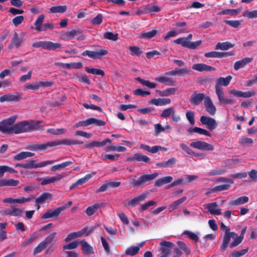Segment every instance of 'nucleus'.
I'll list each match as a JSON object with an SVG mask.
<instances>
[{"instance_id": "1", "label": "nucleus", "mask_w": 257, "mask_h": 257, "mask_svg": "<svg viewBox=\"0 0 257 257\" xmlns=\"http://www.w3.org/2000/svg\"><path fill=\"white\" fill-rule=\"evenodd\" d=\"M35 130L36 125L27 120L20 121L13 125V132L15 134L30 132Z\"/></svg>"}, {"instance_id": "2", "label": "nucleus", "mask_w": 257, "mask_h": 257, "mask_svg": "<svg viewBox=\"0 0 257 257\" xmlns=\"http://www.w3.org/2000/svg\"><path fill=\"white\" fill-rule=\"evenodd\" d=\"M16 120V118L12 117L4 119L0 122V132L3 134H13V124Z\"/></svg>"}, {"instance_id": "3", "label": "nucleus", "mask_w": 257, "mask_h": 257, "mask_svg": "<svg viewBox=\"0 0 257 257\" xmlns=\"http://www.w3.org/2000/svg\"><path fill=\"white\" fill-rule=\"evenodd\" d=\"M159 176L157 172L151 174H144L140 176L138 179H133L131 183L134 187H139L144 185L146 182L154 180Z\"/></svg>"}, {"instance_id": "4", "label": "nucleus", "mask_w": 257, "mask_h": 257, "mask_svg": "<svg viewBox=\"0 0 257 257\" xmlns=\"http://www.w3.org/2000/svg\"><path fill=\"white\" fill-rule=\"evenodd\" d=\"M57 146V141L48 142L44 144L35 143L28 145L25 149L31 151H42L45 150L48 147Z\"/></svg>"}, {"instance_id": "5", "label": "nucleus", "mask_w": 257, "mask_h": 257, "mask_svg": "<svg viewBox=\"0 0 257 257\" xmlns=\"http://www.w3.org/2000/svg\"><path fill=\"white\" fill-rule=\"evenodd\" d=\"M236 235L234 232H230V229H226L225 231L224 235L223 237L222 242L220 245V250L221 252H224L228 246H229L231 238L234 237Z\"/></svg>"}, {"instance_id": "6", "label": "nucleus", "mask_w": 257, "mask_h": 257, "mask_svg": "<svg viewBox=\"0 0 257 257\" xmlns=\"http://www.w3.org/2000/svg\"><path fill=\"white\" fill-rule=\"evenodd\" d=\"M55 160H48L36 163V160H30L25 163V169H36L44 167L47 165L55 163Z\"/></svg>"}, {"instance_id": "7", "label": "nucleus", "mask_w": 257, "mask_h": 257, "mask_svg": "<svg viewBox=\"0 0 257 257\" xmlns=\"http://www.w3.org/2000/svg\"><path fill=\"white\" fill-rule=\"evenodd\" d=\"M108 51L106 49H100L96 51L86 50L82 53L83 56H88L92 59H100L102 57L107 55Z\"/></svg>"}, {"instance_id": "8", "label": "nucleus", "mask_w": 257, "mask_h": 257, "mask_svg": "<svg viewBox=\"0 0 257 257\" xmlns=\"http://www.w3.org/2000/svg\"><path fill=\"white\" fill-rule=\"evenodd\" d=\"M201 123L206 127L210 130H215L217 126V123L213 118L208 117L205 115H202L200 117Z\"/></svg>"}, {"instance_id": "9", "label": "nucleus", "mask_w": 257, "mask_h": 257, "mask_svg": "<svg viewBox=\"0 0 257 257\" xmlns=\"http://www.w3.org/2000/svg\"><path fill=\"white\" fill-rule=\"evenodd\" d=\"M190 147L202 151H212L213 146L205 142L197 141L193 142L190 144Z\"/></svg>"}, {"instance_id": "10", "label": "nucleus", "mask_w": 257, "mask_h": 257, "mask_svg": "<svg viewBox=\"0 0 257 257\" xmlns=\"http://www.w3.org/2000/svg\"><path fill=\"white\" fill-rule=\"evenodd\" d=\"M66 205H64L57 208L54 210L48 209L46 212L41 216L42 219H48L52 217H58L61 212L66 208Z\"/></svg>"}, {"instance_id": "11", "label": "nucleus", "mask_w": 257, "mask_h": 257, "mask_svg": "<svg viewBox=\"0 0 257 257\" xmlns=\"http://www.w3.org/2000/svg\"><path fill=\"white\" fill-rule=\"evenodd\" d=\"M147 197V194L143 193L135 198L126 199L124 203L126 206L133 207L138 205L140 202L144 201Z\"/></svg>"}, {"instance_id": "12", "label": "nucleus", "mask_w": 257, "mask_h": 257, "mask_svg": "<svg viewBox=\"0 0 257 257\" xmlns=\"http://www.w3.org/2000/svg\"><path fill=\"white\" fill-rule=\"evenodd\" d=\"M22 98V94L19 92H16L14 94L8 93L0 97V102L5 101L18 102Z\"/></svg>"}, {"instance_id": "13", "label": "nucleus", "mask_w": 257, "mask_h": 257, "mask_svg": "<svg viewBox=\"0 0 257 257\" xmlns=\"http://www.w3.org/2000/svg\"><path fill=\"white\" fill-rule=\"evenodd\" d=\"M65 176L66 175L65 174H60L56 176L48 177L46 178H37V180L41 181V185H46L59 181Z\"/></svg>"}, {"instance_id": "14", "label": "nucleus", "mask_w": 257, "mask_h": 257, "mask_svg": "<svg viewBox=\"0 0 257 257\" xmlns=\"http://www.w3.org/2000/svg\"><path fill=\"white\" fill-rule=\"evenodd\" d=\"M24 39L23 38H20L19 37L18 34L15 32L14 34V36L11 41V43L8 46V49H18L20 47Z\"/></svg>"}, {"instance_id": "15", "label": "nucleus", "mask_w": 257, "mask_h": 257, "mask_svg": "<svg viewBox=\"0 0 257 257\" xmlns=\"http://www.w3.org/2000/svg\"><path fill=\"white\" fill-rule=\"evenodd\" d=\"M204 104L207 112L211 115H214L216 112V107L209 96H206Z\"/></svg>"}, {"instance_id": "16", "label": "nucleus", "mask_w": 257, "mask_h": 257, "mask_svg": "<svg viewBox=\"0 0 257 257\" xmlns=\"http://www.w3.org/2000/svg\"><path fill=\"white\" fill-rule=\"evenodd\" d=\"M218 204L216 202H212L204 204L203 207L205 209H207L208 212L212 215H220L221 214V210L216 208Z\"/></svg>"}, {"instance_id": "17", "label": "nucleus", "mask_w": 257, "mask_h": 257, "mask_svg": "<svg viewBox=\"0 0 257 257\" xmlns=\"http://www.w3.org/2000/svg\"><path fill=\"white\" fill-rule=\"evenodd\" d=\"M166 75L159 76L155 78V80L160 83H163L167 86H175L176 81L172 78L168 77Z\"/></svg>"}, {"instance_id": "18", "label": "nucleus", "mask_w": 257, "mask_h": 257, "mask_svg": "<svg viewBox=\"0 0 257 257\" xmlns=\"http://www.w3.org/2000/svg\"><path fill=\"white\" fill-rule=\"evenodd\" d=\"M206 97L203 93H197L195 92L191 95L190 101L191 104L194 105H198L203 99L204 100L205 99Z\"/></svg>"}, {"instance_id": "19", "label": "nucleus", "mask_w": 257, "mask_h": 257, "mask_svg": "<svg viewBox=\"0 0 257 257\" xmlns=\"http://www.w3.org/2000/svg\"><path fill=\"white\" fill-rule=\"evenodd\" d=\"M111 141L109 139H106L102 142L93 141L84 145L85 148L91 149L93 147L100 148L104 146L107 143H111Z\"/></svg>"}, {"instance_id": "20", "label": "nucleus", "mask_w": 257, "mask_h": 257, "mask_svg": "<svg viewBox=\"0 0 257 257\" xmlns=\"http://www.w3.org/2000/svg\"><path fill=\"white\" fill-rule=\"evenodd\" d=\"M160 245L162 246L160 250L163 253L162 255L168 257V255L170 253L169 248L173 246V243L169 241H163L160 243Z\"/></svg>"}, {"instance_id": "21", "label": "nucleus", "mask_w": 257, "mask_h": 257, "mask_svg": "<svg viewBox=\"0 0 257 257\" xmlns=\"http://www.w3.org/2000/svg\"><path fill=\"white\" fill-rule=\"evenodd\" d=\"M192 68L193 70H195L199 72H202L204 71H214L215 70V68L214 67L203 63H197L194 64L192 66Z\"/></svg>"}, {"instance_id": "22", "label": "nucleus", "mask_w": 257, "mask_h": 257, "mask_svg": "<svg viewBox=\"0 0 257 257\" xmlns=\"http://www.w3.org/2000/svg\"><path fill=\"white\" fill-rule=\"evenodd\" d=\"M230 187V184H222L220 185H218L215 187H211L208 192H207L206 194L208 195L210 193H213L215 192H219L224 190H228Z\"/></svg>"}, {"instance_id": "23", "label": "nucleus", "mask_w": 257, "mask_h": 257, "mask_svg": "<svg viewBox=\"0 0 257 257\" xmlns=\"http://www.w3.org/2000/svg\"><path fill=\"white\" fill-rule=\"evenodd\" d=\"M171 102V100L169 98H153L151 100L150 102L156 106H164L170 104Z\"/></svg>"}, {"instance_id": "24", "label": "nucleus", "mask_w": 257, "mask_h": 257, "mask_svg": "<svg viewBox=\"0 0 257 257\" xmlns=\"http://www.w3.org/2000/svg\"><path fill=\"white\" fill-rule=\"evenodd\" d=\"M232 76L230 75H228L225 78L220 77L217 79L215 87H221V86H227L229 85Z\"/></svg>"}, {"instance_id": "25", "label": "nucleus", "mask_w": 257, "mask_h": 257, "mask_svg": "<svg viewBox=\"0 0 257 257\" xmlns=\"http://www.w3.org/2000/svg\"><path fill=\"white\" fill-rule=\"evenodd\" d=\"M20 183V181L18 180H15L13 179H3L0 180V187L3 186H9V187H15L17 186Z\"/></svg>"}, {"instance_id": "26", "label": "nucleus", "mask_w": 257, "mask_h": 257, "mask_svg": "<svg viewBox=\"0 0 257 257\" xmlns=\"http://www.w3.org/2000/svg\"><path fill=\"white\" fill-rule=\"evenodd\" d=\"M45 19V16L43 14L40 15L35 21L34 25L35 27H31V29H34L36 31L41 32V30L43 27V23Z\"/></svg>"}, {"instance_id": "27", "label": "nucleus", "mask_w": 257, "mask_h": 257, "mask_svg": "<svg viewBox=\"0 0 257 257\" xmlns=\"http://www.w3.org/2000/svg\"><path fill=\"white\" fill-rule=\"evenodd\" d=\"M252 61V58H245L239 61H237L235 62L234 64V69L235 70H237L240 68L244 67L246 65Z\"/></svg>"}, {"instance_id": "28", "label": "nucleus", "mask_w": 257, "mask_h": 257, "mask_svg": "<svg viewBox=\"0 0 257 257\" xmlns=\"http://www.w3.org/2000/svg\"><path fill=\"white\" fill-rule=\"evenodd\" d=\"M161 8L156 5L149 4L143 8V13L144 14L151 13L152 12H159Z\"/></svg>"}, {"instance_id": "29", "label": "nucleus", "mask_w": 257, "mask_h": 257, "mask_svg": "<svg viewBox=\"0 0 257 257\" xmlns=\"http://www.w3.org/2000/svg\"><path fill=\"white\" fill-rule=\"evenodd\" d=\"M39 236V234L37 232H35L32 233L29 238H27L21 244V246L22 247H25L31 244L35 240H36Z\"/></svg>"}, {"instance_id": "30", "label": "nucleus", "mask_w": 257, "mask_h": 257, "mask_svg": "<svg viewBox=\"0 0 257 257\" xmlns=\"http://www.w3.org/2000/svg\"><path fill=\"white\" fill-rule=\"evenodd\" d=\"M177 90L176 88L170 87L167 88L163 90H156V93H158L161 96H168L173 95L175 93Z\"/></svg>"}, {"instance_id": "31", "label": "nucleus", "mask_w": 257, "mask_h": 257, "mask_svg": "<svg viewBox=\"0 0 257 257\" xmlns=\"http://www.w3.org/2000/svg\"><path fill=\"white\" fill-rule=\"evenodd\" d=\"M92 177V175L91 174H87L85 177L78 179L75 183L73 184L70 187V189L72 190L78 186L81 185L84 183H85L87 181H88Z\"/></svg>"}, {"instance_id": "32", "label": "nucleus", "mask_w": 257, "mask_h": 257, "mask_svg": "<svg viewBox=\"0 0 257 257\" xmlns=\"http://www.w3.org/2000/svg\"><path fill=\"white\" fill-rule=\"evenodd\" d=\"M61 44L58 43H53L51 41H44V49L55 50L56 49L61 48Z\"/></svg>"}, {"instance_id": "33", "label": "nucleus", "mask_w": 257, "mask_h": 257, "mask_svg": "<svg viewBox=\"0 0 257 257\" xmlns=\"http://www.w3.org/2000/svg\"><path fill=\"white\" fill-rule=\"evenodd\" d=\"M81 244L82 250L85 254H91L94 252L93 247L89 244L84 239L81 240Z\"/></svg>"}, {"instance_id": "34", "label": "nucleus", "mask_w": 257, "mask_h": 257, "mask_svg": "<svg viewBox=\"0 0 257 257\" xmlns=\"http://www.w3.org/2000/svg\"><path fill=\"white\" fill-rule=\"evenodd\" d=\"M173 179V177L171 176H165L161 178L156 181L155 186L157 187H160L164 184L171 182Z\"/></svg>"}, {"instance_id": "35", "label": "nucleus", "mask_w": 257, "mask_h": 257, "mask_svg": "<svg viewBox=\"0 0 257 257\" xmlns=\"http://www.w3.org/2000/svg\"><path fill=\"white\" fill-rule=\"evenodd\" d=\"M52 197V195L48 192H44L42 193L39 197L36 198L35 202L37 204H42L44 203L47 200L51 199Z\"/></svg>"}, {"instance_id": "36", "label": "nucleus", "mask_w": 257, "mask_h": 257, "mask_svg": "<svg viewBox=\"0 0 257 257\" xmlns=\"http://www.w3.org/2000/svg\"><path fill=\"white\" fill-rule=\"evenodd\" d=\"M158 34V31L153 30L151 31H143L141 33L140 38L143 39H150L155 37Z\"/></svg>"}, {"instance_id": "37", "label": "nucleus", "mask_w": 257, "mask_h": 257, "mask_svg": "<svg viewBox=\"0 0 257 257\" xmlns=\"http://www.w3.org/2000/svg\"><path fill=\"white\" fill-rule=\"evenodd\" d=\"M67 7L66 6H57L52 7L49 9V12L50 13H64L67 10Z\"/></svg>"}, {"instance_id": "38", "label": "nucleus", "mask_w": 257, "mask_h": 257, "mask_svg": "<svg viewBox=\"0 0 257 257\" xmlns=\"http://www.w3.org/2000/svg\"><path fill=\"white\" fill-rule=\"evenodd\" d=\"M233 46L234 45L229 42H219L215 46V50H227Z\"/></svg>"}, {"instance_id": "39", "label": "nucleus", "mask_w": 257, "mask_h": 257, "mask_svg": "<svg viewBox=\"0 0 257 257\" xmlns=\"http://www.w3.org/2000/svg\"><path fill=\"white\" fill-rule=\"evenodd\" d=\"M248 197L245 196L240 197L234 200H232L230 202L231 205H240L243 204L248 201Z\"/></svg>"}, {"instance_id": "40", "label": "nucleus", "mask_w": 257, "mask_h": 257, "mask_svg": "<svg viewBox=\"0 0 257 257\" xmlns=\"http://www.w3.org/2000/svg\"><path fill=\"white\" fill-rule=\"evenodd\" d=\"M241 8H239L237 9H226L218 12L217 15H230L231 16H234L238 14L241 11Z\"/></svg>"}, {"instance_id": "41", "label": "nucleus", "mask_w": 257, "mask_h": 257, "mask_svg": "<svg viewBox=\"0 0 257 257\" xmlns=\"http://www.w3.org/2000/svg\"><path fill=\"white\" fill-rule=\"evenodd\" d=\"M83 143L82 141L76 140H71L69 139H65L61 141H57V146L60 145H71L76 144H82Z\"/></svg>"}, {"instance_id": "42", "label": "nucleus", "mask_w": 257, "mask_h": 257, "mask_svg": "<svg viewBox=\"0 0 257 257\" xmlns=\"http://www.w3.org/2000/svg\"><path fill=\"white\" fill-rule=\"evenodd\" d=\"M186 199L187 197L186 196H184L181 198L173 202L169 205V208L171 209V211L177 208L186 200Z\"/></svg>"}, {"instance_id": "43", "label": "nucleus", "mask_w": 257, "mask_h": 257, "mask_svg": "<svg viewBox=\"0 0 257 257\" xmlns=\"http://www.w3.org/2000/svg\"><path fill=\"white\" fill-rule=\"evenodd\" d=\"M85 70L88 73H90V74H92L101 75L102 76H104L105 75L104 71L101 69L86 67L85 68Z\"/></svg>"}, {"instance_id": "44", "label": "nucleus", "mask_w": 257, "mask_h": 257, "mask_svg": "<svg viewBox=\"0 0 257 257\" xmlns=\"http://www.w3.org/2000/svg\"><path fill=\"white\" fill-rule=\"evenodd\" d=\"M137 80L139 81L142 85H145L150 88H155L157 87V84L151 82L148 80L143 79L140 77H138Z\"/></svg>"}, {"instance_id": "45", "label": "nucleus", "mask_w": 257, "mask_h": 257, "mask_svg": "<svg viewBox=\"0 0 257 257\" xmlns=\"http://www.w3.org/2000/svg\"><path fill=\"white\" fill-rule=\"evenodd\" d=\"M140 250L138 246H132L128 247L125 251L126 255L133 256L137 254Z\"/></svg>"}, {"instance_id": "46", "label": "nucleus", "mask_w": 257, "mask_h": 257, "mask_svg": "<svg viewBox=\"0 0 257 257\" xmlns=\"http://www.w3.org/2000/svg\"><path fill=\"white\" fill-rule=\"evenodd\" d=\"M239 143L243 146H251L253 144V141L251 138L242 137L239 139Z\"/></svg>"}, {"instance_id": "47", "label": "nucleus", "mask_w": 257, "mask_h": 257, "mask_svg": "<svg viewBox=\"0 0 257 257\" xmlns=\"http://www.w3.org/2000/svg\"><path fill=\"white\" fill-rule=\"evenodd\" d=\"M204 56L206 58H222L224 55L222 54V52L211 51L206 53Z\"/></svg>"}, {"instance_id": "48", "label": "nucleus", "mask_w": 257, "mask_h": 257, "mask_svg": "<svg viewBox=\"0 0 257 257\" xmlns=\"http://www.w3.org/2000/svg\"><path fill=\"white\" fill-rule=\"evenodd\" d=\"M242 16L248 19H254L257 18V10L251 11H246L244 12Z\"/></svg>"}, {"instance_id": "49", "label": "nucleus", "mask_w": 257, "mask_h": 257, "mask_svg": "<svg viewBox=\"0 0 257 257\" xmlns=\"http://www.w3.org/2000/svg\"><path fill=\"white\" fill-rule=\"evenodd\" d=\"M248 250V247L240 250H235L230 255L229 257H239L244 255Z\"/></svg>"}, {"instance_id": "50", "label": "nucleus", "mask_w": 257, "mask_h": 257, "mask_svg": "<svg viewBox=\"0 0 257 257\" xmlns=\"http://www.w3.org/2000/svg\"><path fill=\"white\" fill-rule=\"evenodd\" d=\"M233 241L229 244V247L231 248H234L239 245L242 241V239L237 234L234 237Z\"/></svg>"}, {"instance_id": "51", "label": "nucleus", "mask_w": 257, "mask_h": 257, "mask_svg": "<svg viewBox=\"0 0 257 257\" xmlns=\"http://www.w3.org/2000/svg\"><path fill=\"white\" fill-rule=\"evenodd\" d=\"M135 158L136 159V161L146 163H148L150 160L148 157L144 155L141 153L135 154Z\"/></svg>"}, {"instance_id": "52", "label": "nucleus", "mask_w": 257, "mask_h": 257, "mask_svg": "<svg viewBox=\"0 0 257 257\" xmlns=\"http://www.w3.org/2000/svg\"><path fill=\"white\" fill-rule=\"evenodd\" d=\"M12 216L15 217H21L23 210L22 209L18 207L17 206L12 205Z\"/></svg>"}, {"instance_id": "53", "label": "nucleus", "mask_w": 257, "mask_h": 257, "mask_svg": "<svg viewBox=\"0 0 257 257\" xmlns=\"http://www.w3.org/2000/svg\"><path fill=\"white\" fill-rule=\"evenodd\" d=\"M66 130L65 128H49L47 130V132L50 134H52L55 135H59L61 134H64L66 133Z\"/></svg>"}, {"instance_id": "54", "label": "nucleus", "mask_w": 257, "mask_h": 257, "mask_svg": "<svg viewBox=\"0 0 257 257\" xmlns=\"http://www.w3.org/2000/svg\"><path fill=\"white\" fill-rule=\"evenodd\" d=\"M186 117L191 125H194L195 121L194 112L193 111L191 110L187 111L186 113Z\"/></svg>"}, {"instance_id": "55", "label": "nucleus", "mask_w": 257, "mask_h": 257, "mask_svg": "<svg viewBox=\"0 0 257 257\" xmlns=\"http://www.w3.org/2000/svg\"><path fill=\"white\" fill-rule=\"evenodd\" d=\"M103 37L105 39L115 41L118 39V34H114L112 32H107L104 34Z\"/></svg>"}, {"instance_id": "56", "label": "nucleus", "mask_w": 257, "mask_h": 257, "mask_svg": "<svg viewBox=\"0 0 257 257\" xmlns=\"http://www.w3.org/2000/svg\"><path fill=\"white\" fill-rule=\"evenodd\" d=\"M72 163L71 161H67V162H63L61 164H58V165H54V166H52L51 168V170L52 171H55L56 170H60L62 168H64L65 167L68 166L69 164H72Z\"/></svg>"}, {"instance_id": "57", "label": "nucleus", "mask_w": 257, "mask_h": 257, "mask_svg": "<svg viewBox=\"0 0 257 257\" xmlns=\"http://www.w3.org/2000/svg\"><path fill=\"white\" fill-rule=\"evenodd\" d=\"M174 109L173 107H170L167 108H166L163 110L162 112L160 114V116L161 117L167 118L169 117L171 115H172V113Z\"/></svg>"}, {"instance_id": "58", "label": "nucleus", "mask_w": 257, "mask_h": 257, "mask_svg": "<svg viewBox=\"0 0 257 257\" xmlns=\"http://www.w3.org/2000/svg\"><path fill=\"white\" fill-rule=\"evenodd\" d=\"M174 43L181 45L182 46L188 48L189 41H187L185 37L180 38L174 41Z\"/></svg>"}, {"instance_id": "59", "label": "nucleus", "mask_w": 257, "mask_h": 257, "mask_svg": "<svg viewBox=\"0 0 257 257\" xmlns=\"http://www.w3.org/2000/svg\"><path fill=\"white\" fill-rule=\"evenodd\" d=\"M47 245L42 241L34 249L33 253L34 255L41 252Z\"/></svg>"}, {"instance_id": "60", "label": "nucleus", "mask_w": 257, "mask_h": 257, "mask_svg": "<svg viewBox=\"0 0 257 257\" xmlns=\"http://www.w3.org/2000/svg\"><path fill=\"white\" fill-rule=\"evenodd\" d=\"M78 245V242L76 241H74L67 244L64 245L63 246V250H66L67 249H74L76 248Z\"/></svg>"}, {"instance_id": "61", "label": "nucleus", "mask_w": 257, "mask_h": 257, "mask_svg": "<svg viewBox=\"0 0 257 257\" xmlns=\"http://www.w3.org/2000/svg\"><path fill=\"white\" fill-rule=\"evenodd\" d=\"M215 92L217 96L219 101L221 103L224 98V94L222 87H215Z\"/></svg>"}, {"instance_id": "62", "label": "nucleus", "mask_w": 257, "mask_h": 257, "mask_svg": "<svg viewBox=\"0 0 257 257\" xmlns=\"http://www.w3.org/2000/svg\"><path fill=\"white\" fill-rule=\"evenodd\" d=\"M56 234L57 233L56 232H53L50 233L43 240V241L48 246L54 239Z\"/></svg>"}, {"instance_id": "63", "label": "nucleus", "mask_w": 257, "mask_h": 257, "mask_svg": "<svg viewBox=\"0 0 257 257\" xmlns=\"http://www.w3.org/2000/svg\"><path fill=\"white\" fill-rule=\"evenodd\" d=\"M156 204V202L151 200L148 201L147 203L141 205V208L139 209L141 212H142L147 210L150 206H153Z\"/></svg>"}, {"instance_id": "64", "label": "nucleus", "mask_w": 257, "mask_h": 257, "mask_svg": "<svg viewBox=\"0 0 257 257\" xmlns=\"http://www.w3.org/2000/svg\"><path fill=\"white\" fill-rule=\"evenodd\" d=\"M80 34V31L78 30H73L69 32H67L65 35L69 39H74L75 37L77 36Z\"/></svg>"}]
</instances>
